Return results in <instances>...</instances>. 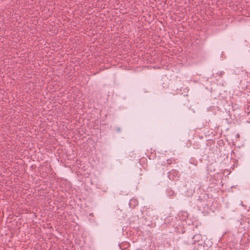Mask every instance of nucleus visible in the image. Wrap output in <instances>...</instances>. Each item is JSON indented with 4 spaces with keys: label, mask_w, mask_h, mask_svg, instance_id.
Returning a JSON list of instances; mask_svg holds the SVG:
<instances>
[{
    "label": "nucleus",
    "mask_w": 250,
    "mask_h": 250,
    "mask_svg": "<svg viewBox=\"0 0 250 250\" xmlns=\"http://www.w3.org/2000/svg\"><path fill=\"white\" fill-rule=\"evenodd\" d=\"M241 83L242 84H245L246 88L250 85V73L245 72V75L241 81Z\"/></svg>",
    "instance_id": "obj_1"
},
{
    "label": "nucleus",
    "mask_w": 250,
    "mask_h": 250,
    "mask_svg": "<svg viewBox=\"0 0 250 250\" xmlns=\"http://www.w3.org/2000/svg\"><path fill=\"white\" fill-rule=\"evenodd\" d=\"M237 137L238 138H239V135L238 134H237Z\"/></svg>",
    "instance_id": "obj_2"
},
{
    "label": "nucleus",
    "mask_w": 250,
    "mask_h": 250,
    "mask_svg": "<svg viewBox=\"0 0 250 250\" xmlns=\"http://www.w3.org/2000/svg\"><path fill=\"white\" fill-rule=\"evenodd\" d=\"M249 107H250V106H249L248 107V109H248V110H249Z\"/></svg>",
    "instance_id": "obj_3"
}]
</instances>
